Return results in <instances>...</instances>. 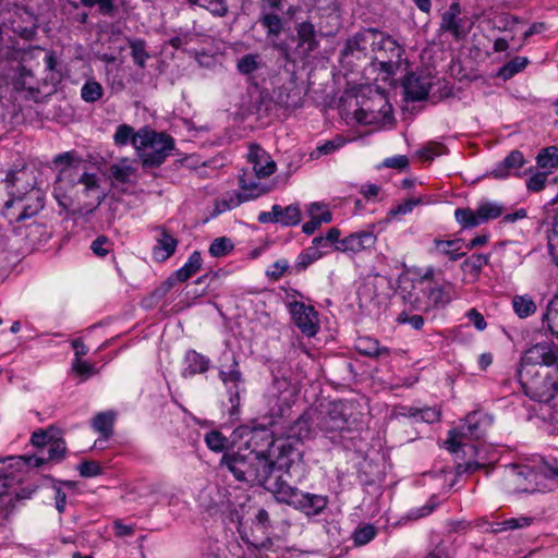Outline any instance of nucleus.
Instances as JSON below:
<instances>
[{
  "label": "nucleus",
  "mask_w": 558,
  "mask_h": 558,
  "mask_svg": "<svg viewBox=\"0 0 558 558\" xmlns=\"http://www.w3.org/2000/svg\"><path fill=\"white\" fill-rule=\"evenodd\" d=\"M281 454L277 461L269 456H258L254 451L239 448L238 451L225 452L220 459L219 468L227 469L236 481L251 486H263L268 490L267 485L274 473L283 474L289 480L298 482L305 474V463L302 453L292 448L281 447Z\"/></svg>",
  "instance_id": "1"
},
{
  "label": "nucleus",
  "mask_w": 558,
  "mask_h": 558,
  "mask_svg": "<svg viewBox=\"0 0 558 558\" xmlns=\"http://www.w3.org/2000/svg\"><path fill=\"white\" fill-rule=\"evenodd\" d=\"M268 490L278 502L288 505L306 517L319 515L329 502V498L326 495L303 492L290 485L283 477V474H277L275 482L270 484Z\"/></svg>",
  "instance_id": "2"
},
{
  "label": "nucleus",
  "mask_w": 558,
  "mask_h": 558,
  "mask_svg": "<svg viewBox=\"0 0 558 558\" xmlns=\"http://www.w3.org/2000/svg\"><path fill=\"white\" fill-rule=\"evenodd\" d=\"M133 145L142 150L138 156L143 168H156L162 165L174 149V140L166 133L141 129L133 137Z\"/></svg>",
  "instance_id": "3"
},
{
  "label": "nucleus",
  "mask_w": 558,
  "mask_h": 558,
  "mask_svg": "<svg viewBox=\"0 0 558 558\" xmlns=\"http://www.w3.org/2000/svg\"><path fill=\"white\" fill-rule=\"evenodd\" d=\"M518 378L524 393L537 402H549L558 392V369L520 367Z\"/></svg>",
  "instance_id": "4"
},
{
  "label": "nucleus",
  "mask_w": 558,
  "mask_h": 558,
  "mask_svg": "<svg viewBox=\"0 0 558 558\" xmlns=\"http://www.w3.org/2000/svg\"><path fill=\"white\" fill-rule=\"evenodd\" d=\"M22 171H10L7 174L5 182L9 190L10 198L5 202V209L15 208L17 215L16 221H23L38 214L44 208V197L39 190L31 189L25 193H21L16 187V183L22 181Z\"/></svg>",
  "instance_id": "5"
},
{
  "label": "nucleus",
  "mask_w": 558,
  "mask_h": 558,
  "mask_svg": "<svg viewBox=\"0 0 558 558\" xmlns=\"http://www.w3.org/2000/svg\"><path fill=\"white\" fill-rule=\"evenodd\" d=\"M487 424L485 413L472 412L468 414L465 425L448 432V437L444 441L445 448L452 454H456L458 459H462L465 456L464 448L466 447L463 440L465 438L480 439L485 435Z\"/></svg>",
  "instance_id": "6"
},
{
  "label": "nucleus",
  "mask_w": 558,
  "mask_h": 558,
  "mask_svg": "<svg viewBox=\"0 0 558 558\" xmlns=\"http://www.w3.org/2000/svg\"><path fill=\"white\" fill-rule=\"evenodd\" d=\"M219 378L229 392L231 414L240 407L241 386L244 384L239 361L232 351H223L219 359Z\"/></svg>",
  "instance_id": "7"
},
{
  "label": "nucleus",
  "mask_w": 558,
  "mask_h": 558,
  "mask_svg": "<svg viewBox=\"0 0 558 558\" xmlns=\"http://www.w3.org/2000/svg\"><path fill=\"white\" fill-rule=\"evenodd\" d=\"M312 421L316 430H320L326 435H330V439H335L337 433L348 429V418L344 413V404L341 402H331L320 410H312Z\"/></svg>",
  "instance_id": "8"
},
{
  "label": "nucleus",
  "mask_w": 558,
  "mask_h": 558,
  "mask_svg": "<svg viewBox=\"0 0 558 558\" xmlns=\"http://www.w3.org/2000/svg\"><path fill=\"white\" fill-rule=\"evenodd\" d=\"M2 24L4 28L10 29L25 40L34 39L37 32L36 16L19 5H14L13 9H9L4 13Z\"/></svg>",
  "instance_id": "9"
},
{
  "label": "nucleus",
  "mask_w": 558,
  "mask_h": 558,
  "mask_svg": "<svg viewBox=\"0 0 558 558\" xmlns=\"http://www.w3.org/2000/svg\"><path fill=\"white\" fill-rule=\"evenodd\" d=\"M371 34L373 36L372 49L380 53L383 58L379 60L381 70L392 72L395 65L401 61L403 48L389 35L377 31H371Z\"/></svg>",
  "instance_id": "10"
},
{
  "label": "nucleus",
  "mask_w": 558,
  "mask_h": 558,
  "mask_svg": "<svg viewBox=\"0 0 558 558\" xmlns=\"http://www.w3.org/2000/svg\"><path fill=\"white\" fill-rule=\"evenodd\" d=\"M558 362V347L553 341H542L529 348L520 367L549 368Z\"/></svg>",
  "instance_id": "11"
},
{
  "label": "nucleus",
  "mask_w": 558,
  "mask_h": 558,
  "mask_svg": "<svg viewBox=\"0 0 558 558\" xmlns=\"http://www.w3.org/2000/svg\"><path fill=\"white\" fill-rule=\"evenodd\" d=\"M263 423H253L248 439L245 442V450L254 451L258 456H268L266 452L274 446V432L270 430L276 424L274 415L264 418Z\"/></svg>",
  "instance_id": "12"
},
{
  "label": "nucleus",
  "mask_w": 558,
  "mask_h": 558,
  "mask_svg": "<svg viewBox=\"0 0 558 558\" xmlns=\"http://www.w3.org/2000/svg\"><path fill=\"white\" fill-rule=\"evenodd\" d=\"M290 313L296 327L307 337H313L318 331L317 312L314 306L306 305L303 302L294 301L290 303Z\"/></svg>",
  "instance_id": "13"
},
{
  "label": "nucleus",
  "mask_w": 558,
  "mask_h": 558,
  "mask_svg": "<svg viewBox=\"0 0 558 558\" xmlns=\"http://www.w3.org/2000/svg\"><path fill=\"white\" fill-rule=\"evenodd\" d=\"M454 289L449 281L424 286V302L426 313L446 307L453 299Z\"/></svg>",
  "instance_id": "14"
},
{
  "label": "nucleus",
  "mask_w": 558,
  "mask_h": 558,
  "mask_svg": "<svg viewBox=\"0 0 558 558\" xmlns=\"http://www.w3.org/2000/svg\"><path fill=\"white\" fill-rule=\"evenodd\" d=\"M433 85V77L408 73L402 80V87L407 100L420 101L427 97Z\"/></svg>",
  "instance_id": "15"
},
{
  "label": "nucleus",
  "mask_w": 558,
  "mask_h": 558,
  "mask_svg": "<svg viewBox=\"0 0 558 558\" xmlns=\"http://www.w3.org/2000/svg\"><path fill=\"white\" fill-rule=\"evenodd\" d=\"M377 238L373 231L361 230L341 239L340 245H336L335 250L356 254L374 247Z\"/></svg>",
  "instance_id": "16"
},
{
  "label": "nucleus",
  "mask_w": 558,
  "mask_h": 558,
  "mask_svg": "<svg viewBox=\"0 0 558 558\" xmlns=\"http://www.w3.org/2000/svg\"><path fill=\"white\" fill-rule=\"evenodd\" d=\"M526 217L527 211L525 208H519L514 211H511V208L504 204L490 202V219L500 218L494 226L495 232L499 234H504L505 228L509 225L515 223L517 221L525 219Z\"/></svg>",
  "instance_id": "17"
},
{
  "label": "nucleus",
  "mask_w": 558,
  "mask_h": 558,
  "mask_svg": "<svg viewBox=\"0 0 558 558\" xmlns=\"http://www.w3.org/2000/svg\"><path fill=\"white\" fill-rule=\"evenodd\" d=\"M239 184L240 187L243 191L248 192V194L236 193L234 196H230L229 199H223V209H232L243 202H246L251 198H256L268 192V190L264 189L258 182L247 179L245 174L240 177Z\"/></svg>",
  "instance_id": "18"
},
{
  "label": "nucleus",
  "mask_w": 558,
  "mask_h": 558,
  "mask_svg": "<svg viewBox=\"0 0 558 558\" xmlns=\"http://www.w3.org/2000/svg\"><path fill=\"white\" fill-rule=\"evenodd\" d=\"M317 434L315 424L312 421V410L300 415L284 432L288 440L303 441L313 438Z\"/></svg>",
  "instance_id": "19"
},
{
  "label": "nucleus",
  "mask_w": 558,
  "mask_h": 558,
  "mask_svg": "<svg viewBox=\"0 0 558 558\" xmlns=\"http://www.w3.org/2000/svg\"><path fill=\"white\" fill-rule=\"evenodd\" d=\"M398 294L400 295L407 310L420 313H426L424 302V286H420L415 281H411L399 286Z\"/></svg>",
  "instance_id": "20"
},
{
  "label": "nucleus",
  "mask_w": 558,
  "mask_h": 558,
  "mask_svg": "<svg viewBox=\"0 0 558 558\" xmlns=\"http://www.w3.org/2000/svg\"><path fill=\"white\" fill-rule=\"evenodd\" d=\"M312 2V11L315 12L320 19H326L327 25L330 26V29L324 32V26L322 22L319 23V32L323 35H329L333 33L339 26V13H338V4L336 0H310Z\"/></svg>",
  "instance_id": "21"
},
{
  "label": "nucleus",
  "mask_w": 558,
  "mask_h": 558,
  "mask_svg": "<svg viewBox=\"0 0 558 558\" xmlns=\"http://www.w3.org/2000/svg\"><path fill=\"white\" fill-rule=\"evenodd\" d=\"M248 160L253 165V170L258 179L267 178L276 171V162L258 145H251Z\"/></svg>",
  "instance_id": "22"
},
{
  "label": "nucleus",
  "mask_w": 558,
  "mask_h": 558,
  "mask_svg": "<svg viewBox=\"0 0 558 558\" xmlns=\"http://www.w3.org/2000/svg\"><path fill=\"white\" fill-rule=\"evenodd\" d=\"M157 244L153 248L154 257L159 262H165L172 256L178 246V240L165 228L157 227Z\"/></svg>",
  "instance_id": "23"
},
{
  "label": "nucleus",
  "mask_w": 558,
  "mask_h": 558,
  "mask_svg": "<svg viewBox=\"0 0 558 558\" xmlns=\"http://www.w3.org/2000/svg\"><path fill=\"white\" fill-rule=\"evenodd\" d=\"M460 13V5L452 3L448 10L444 12L440 23V29L450 33L457 39L465 35L463 20L459 16Z\"/></svg>",
  "instance_id": "24"
},
{
  "label": "nucleus",
  "mask_w": 558,
  "mask_h": 558,
  "mask_svg": "<svg viewBox=\"0 0 558 558\" xmlns=\"http://www.w3.org/2000/svg\"><path fill=\"white\" fill-rule=\"evenodd\" d=\"M454 218L462 228L477 227L488 220V203L482 204L476 211L471 208H457L454 210Z\"/></svg>",
  "instance_id": "25"
},
{
  "label": "nucleus",
  "mask_w": 558,
  "mask_h": 558,
  "mask_svg": "<svg viewBox=\"0 0 558 558\" xmlns=\"http://www.w3.org/2000/svg\"><path fill=\"white\" fill-rule=\"evenodd\" d=\"M276 101L286 108H298L302 105V92L292 80L282 84L275 92Z\"/></svg>",
  "instance_id": "26"
},
{
  "label": "nucleus",
  "mask_w": 558,
  "mask_h": 558,
  "mask_svg": "<svg viewBox=\"0 0 558 558\" xmlns=\"http://www.w3.org/2000/svg\"><path fill=\"white\" fill-rule=\"evenodd\" d=\"M295 31L298 36V47L302 49L305 56L318 47L319 41L316 38L315 26L312 22L304 21L299 23L295 26Z\"/></svg>",
  "instance_id": "27"
},
{
  "label": "nucleus",
  "mask_w": 558,
  "mask_h": 558,
  "mask_svg": "<svg viewBox=\"0 0 558 558\" xmlns=\"http://www.w3.org/2000/svg\"><path fill=\"white\" fill-rule=\"evenodd\" d=\"M525 162L523 154L520 150L514 149L502 161L496 165L493 171H490V174L497 179H505L510 175L512 171L522 168Z\"/></svg>",
  "instance_id": "28"
},
{
  "label": "nucleus",
  "mask_w": 558,
  "mask_h": 558,
  "mask_svg": "<svg viewBox=\"0 0 558 558\" xmlns=\"http://www.w3.org/2000/svg\"><path fill=\"white\" fill-rule=\"evenodd\" d=\"M184 362L186 366L182 375L185 378L206 373L210 367V360L195 350H189L185 353Z\"/></svg>",
  "instance_id": "29"
},
{
  "label": "nucleus",
  "mask_w": 558,
  "mask_h": 558,
  "mask_svg": "<svg viewBox=\"0 0 558 558\" xmlns=\"http://www.w3.org/2000/svg\"><path fill=\"white\" fill-rule=\"evenodd\" d=\"M13 87L17 92L37 93L38 84L33 71L25 65H19L17 75L13 78Z\"/></svg>",
  "instance_id": "30"
},
{
  "label": "nucleus",
  "mask_w": 558,
  "mask_h": 558,
  "mask_svg": "<svg viewBox=\"0 0 558 558\" xmlns=\"http://www.w3.org/2000/svg\"><path fill=\"white\" fill-rule=\"evenodd\" d=\"M116 413L106 411L97 413L92 420V427L100 434L104 439H108L113 434V424Z\"/></svg>",
  "instance_id": "31"
},
{
  "label": "nucleus",
  "mask_w": 558,
  "mask_h": 558,
  "mask_svg": "<svg viewBox=\"0 0 558 558\" xmlns=\"http://www.w3.org/2000/svg\"><path fill=\"white\" fill-rule=\"evenodd\" d=\"M434 246L437 253L448 256L451 260H457L465 254V252L462 251L463 241L461 239L447 241L435 240Z\"/></svg>",
  "instance_id": "32"
},
{
  "label": "nucleus",
  "mask_w": 558,
  "mask_h": 558,
  "mask_svg": "<svg viewBox=\"0 0 558 558\" xmlns=\"http://www.w3.org/2000/svg\"><path fill=\"white\" fill-rule=\"evenodd\" d=\"M66 170H60L58 179L53 186V195L57 199L59 206L66 211L72 210L73 214L81 213V210L72 209L74 206V201L71 196H69L64 189L63 177H65Z\"/></svg>",
  "instance_id": "33"
},
{
  "label": "nucleus",
  "mask_w": 558,
  "mask_h": 558,
  "mask_svg": "<svg viewBox=\"0 0 558 558\" xmlns=\"http://www.w3.org/2000/svg\"><path fill=\"white\" fill-rule=\"evenodd\" d=\"M202 262L201 253L198 251L193 252L187 262L173 274V277L180 282L186 281L201 269Z\"/></svg>",
  "instance_id": "34"
},
{
  "label": "nucleus",
  "mask_w": 558,
  "mask_h": 558,
  "mask_svg": "<svg viewBox=\"0 0 558 558\" xmlns=\"http://www.w3.org/2000/svg\"><path fill=\"white\" fill-rule=\"evenodd\" d=\"M527 58L514 57L498 70L496 76L502 78L504 81L510 80L517 73L521 72L527 65Z\"/></svg>",
  "instance_id": "35"
},
{
  "label": "nucleus",
  "mask_w": 558,
  "mask_h": 558,
  "mask_svg": "<svg viewBox=\"0 0 558 558\" xmlns=\"http://www.w3.org/2000/svg\"><path fill=\"white\" fill-rule=\"evenodd\" d=\"M512 306H513L515 314L520 318H526V317L533 315L537 308L533 299L527 294L515 295L512 299Z\"/></svg>",
  "instance_id": "36"
},
{
  "label": "nucleus",
  "mask_w": 558,
  "mask_h": 558,
  "mask_svg": "<svg viewBox=\"0 0 558 558\" xmlns=\"http://www.w3.org/2000/svg\"><path fill=\"white\" fill-rule=\"evenodd\" d=\"M263 60L258 53H247L240 58L236 62L238 71L243 75H250L260 69Z\"/></svg>",
  "instance_id": "37"
},
{
  "label": "nucleus",
  "mask_w": 558,
  "mask_h": 558,
  "mask_svg": "<svg viewBox=\"0 0 558 558\" xmlns=\"http://www.w3.org/2000/svg\"><path fill=\"white\" fill-rule=\"evenodd\" d=\"M533 521L529 517L511 518L501 522H490V532L499 533L507 530L522 529L529 526Z\"/></svg>",
  "instance_id": "38"
},
{
  "label": "nucleus",
  "mask_w": 558,
  "mask_h": 558,
  "mask_svg": "<svg viewBox=\"0 0 558 558\" xmlns=\"http://www.w3.org/2000/svg\"><path fill=\"white\" fill-rule=\"evenodd\" d=\"M325 252L320 250H316L315 246H310L304 250L298 256L294 268L298 272L305 270L311 264L320 259L324 256Z\"/></svg>",
  "instance_id": "39"
},
{
  "label": "nucleus",
  "mask_w": 558,
  "mask_h": 558,
  "mask_svg": "<svg viewBox=\"0 0 558 558\" xmlns=\"http://www.w3.org/2000/svg\"><path fill=\"white\" fill-rule=\"evenodd\" d=\"M207 447L215 452H223L230 448V440L219 430H210L205 435Z\"/></svg>",
  "instance_id": "40"
},
{
  "label": "nucleus",
  "mask_w": 558,
  "mask_h": 558,
  "mask_svg": "<svg viewBox=\"0 0 558 558\" xmlns=\"http://www.w3.org/2000/svg\"><path fill=\"white\" fill-rule=\"evenodd\" d=\"M537 166L542 169H555L558 167V148L549 146L543 148L536 157Z\"/></svg>",
  "instance_id": "41"
},
{
  "label": "nucleus",
  "mask_w": 558,
  "mask_h": 558,
  "mask_svg": "<svg viewBox=\"0 0 558 558\" xmlns=\"http://www.w3.org/2000/svg\"><path fill=\"white\" fill-rule=\"evenodd\" d=\"M543 322L547 323L550 332L558 338V293L548 303Z\"/></svg>",
  "instance_id": "42"
},
{
  "label": "nucleus",
  "mask_w": 558,
  "mask_h": 558,
  "mask_svg": "<svg viewBox=\"0 0 558 558\" xmlns=\"http://www.w3.org/2000/svg\"><path fill=\"white\" fill-rule=\"evenodd\" d=\"M260 24L267 29V36H279L282 32V21L281 19L270 12H265L259 17Z\"/></svg>",
  "instance_id": "43"
},
{
  "label": "nucleus",
  "mask_w": 558,
  "mask_h": 558,
  "mask_svg": "<svg viewBox=\"0 0 558 558\" xmlns=\"http://www.w3.org/2000/svg\"><path fill=\"white\" fill-rule=\"evenodd\" d=\"M234 248L233 242L227 236L216 238L209 245L208 252L213 257H222Z\"/></svg>",
  "instance_id": "44"
},
{
  "label": "nucleus",
  "mask_w": 558,
  "mask_h": 558,
  "mask_svg": "<svg viewBox=\"0 0 558 558\" xmlns=\"http://www.w3.org/2000/svg\"><path fill=\"white\" fill-rule=\"evenodd\" d=\"M104 95V89L100 83L88 80L81 89V97L86 102H95Z\"/></svg>",
  "instance_id": "45"
},
{
  "label": "nucleus",
  "mask_w": 558,
  "mask_h": 558,
  "mask_svg": "<svg viewBox=\"0 0 558 558\" xmlns=\"http://www.w3.org/2000/svg\"><path fill=\"white\" fill-rule=\"evenodd\" d=\"M377 534V530L372 524L359 525L353 532L352 538L354 545L363 546L368 544Z\"/></svg>",
  "instance_id": "46"
},
{
  "label": "nucleus",
  "mask_w": 558,
  "mask_h": 558,
  "mask_svg": "<svg viewBox=\"0 0 558 558\" xmlns=\"http://www.w3.org/2000/svg\"><path fill=\"white\" fill-rule=\"evenodd\" d=\"M131 48V56L135 64L140 68H145L146 60L149 58L148 52L146 51V44L142 39L129 40Z\"/></svg>",
  "instance_id": "47"
},
{
  "label": "nucleus",
  "mask_w": 558,
  "mask_h": 558,
  "mask_svg": "<svg viewBox=\"0 0 558 558\" xmlns=\"http://www.w3.org/2000/svg\"><path fill=\"white\" fill-rule=\"evenodd\" d=\"M301 221V210L298 205L291 204L286 208L281 207L279 221L284 227L296 226Z\"/></svg>",
  "instance_id": "48"
},
{
  "label": "nucleus",
  "mask_w": 558,
  "mask_h": 558,
  "mask_svg": "<svg viewBox=\"0 0 558 558\" xmlns=\"http://www.w3.org/2000/svg\"><path fill=\"white\" fill-rule=\"evenodd\" d=\"M197 37L198 34L196 32L180 29L175 36L169 39L168 44L177 50L184 49L186 45L194 41Z\"/></svg>",
  "instance_id": "49"
},
{
  "label": "nucleus",
  "mask_w": 558,
  "mask_h": 558,
  "mask_svg": "<svg viewBox=\"0 0 558 558\" xmlns=\"http://www.w3.org/2000/svg\"><path fill=\"white\" fill-rule=\"evenodd\" d=\"M411 311L403 310L398 314L396 322L399 325H410L414 330H421L424 326V318L420 314H410Z\"/></svg>",
  "instance_id": "50"
},
{
  "label": "nucleus",
  "mask_w": 558,
  "mask_h": 558,
  "mask_svg": "<svg viewBox=\"0 0 558 558\" xmlns=\"http://www.w3.org/2000/svg\"><path fill=\"white\" fill-rule=\"evenodd\" d=\"M66 451L65 440L62 438H49L48 460L61 461Z\"/></svg>",
  "instance_id": "51"
},
{
  "label": "nucleus",
  "mask_w": 558,
  "mask_h": 558,
  "mask_svg": "<svg viewBox=\"0 0 558 558\" xmlns=\"http://www.w3.org/2000/svg\"><path fill=\"white\" fill-rule=\"evenodd\" d=\"M194 5L204 8L214 15L220 17L228 13L227 0H201V3H195Z\"/></svg>",
  "instance_id": "52"
},
{
  "label": "nucleus",
  "mask_w": 558,
  "mask_h": 558,
  "mask_svg": "<svg viewBox=\"0 0 558 558\" xmlns=\"http://www.w3.org/2000/svg\"><path fill=\"white\" fill-rule=\"evenodd\" d=\"M323 207H325V205L320 203H312L310 205L308 213L311 220L305 222L302 227V231L305 234L311 235L320 227L319 221L316 218V211H319Z\"/></svg>",
  "instance_id": "53"
},
{
  "label": "nucleus",
  "mask_w": 558,
  "mask_h": 558,
  "mask_svg": "<svg viewBox=\"0 0 558 558\" xmlns=\"http://www.w3.org/2000/svg\"><path fill=\"white\" fill-rule=\"evenodd\" d=\"M549 182L547 172H537L526 180V189L530 192H541Z\"/></svg>",
  "instance_id": "54"
},
{
  "label": "nucleus",
  "mask_w": 558,
  "mask_h": 558,
  "mask_svg": "<svg viewBox=\"0 0 558 558\" xmlns=\"http://www.w3.org/2000/svg\"><path fill=\"white\" fill-rule=\"evenodd\" d=\"M359 351L366 356H379L381 349L376 340L371 338L360 339L357 344Z\"/></svg>",
  "instance_id": "55"
},
{
  "label": "nucleus",
  "mask_w": 558,
  "mask_h": 558,
  "mask_svg": "<svg viewBox=\"0 0 558 558\" xmlns=\"http://www.w3.org/2000/svg\"><path fill=\"white\" fill-rule=\"evenodd\" d=\"M112 243L106 235L97 236L90 244L93 253L99 257H105L111 250Z\"/></svg>",
  "instance_id": "56"
},
{
  "label": "nucleus",
  "mask_w": 558,
  "mask_h": 558,
  "mask_svg": "<svg viewBox=\"0 0 558 558\" xmlns=\"http://www.w3.org/2000/svg\"><path fill=\"white\" fill-rule=\"evenodd\" d=\"M136 135L134 133L133 128L128 124H121L118 126L114 133V143L117 145H126L130 141L133 143V137Z\"/></svg>",
  "instance_id": "57"
},
{
  "label": "nucleus",
  "mask_w": 558,
  "mask_h": 558,
  "mask_svg": "<svg viewBox=\"0 0 558 558\" xmlns=\"http://www.w3.org/2000/svg\"><path fill=\"white\" fill-rule=\"evenodd\" d=\"M21 480L16 478L12 473L8 471H0V497L8 495V489L20 484Z\"/></svg>",
  "instance_id": "58"
},
{
  "label": "nucleus",
  "mask_w": 558,
  "mask_h": 558,
  "mask_svg": "<svg viewBox=\"0 0 558 558\" xmlns=\"http://www.w3.org/2000/svg\"><path fill=\"white\" fill-rule=\"evenodd\" d=\"M421 203L420 198H409L403 203L398 204L389 210L390 216L405 215L413 210V208Z\"/></svg>",
  "instance_id": "59"
},
{
  "label": "nucleus",
  "mask_w": 558,
  "mask_h": 558,
  "mask_svg": "<svg viewBox=\"0 0 558 558\" xmlns=\"http://www.w3.org/2000/svg\"><path fill=\"white\" fill-rule=\"evenodd\" d=\"M109 170L112 178L121 183H126L133 172L130 166L119 165H112Z\"/></svg>",
  "instance_id": "60"
},
{
  "label": "nucleus",
  "mask_w": 558,
  "mask_h": 558,
  "mask_svg": "<svg viewBox=\"0 0 558 558\" xmlns=\"http://www.w3.org/2000/svg\"><path fill=\"white\" fill-rule=\"evenodd\" d=\"M80 475L83 477H93L101 473L100 465L95 461H83L78 465Z\"/></svg>",
  "instance_id": "61"
},
{
  "label": "nucleus",
  "mask_w": 558,
  "mask_h": 558,
  "mask_svg": "<svg viewBox=\"0 0 558 558\" xmlns=\"http://www.w3.org/2000/svg\"><path fill=\"white\" fill-rule=\"evenodd\" d=\"M288 268H289L288 260L279 259L270 266V268L266 271V275L269 278L277 280L288 270Z\"/></svg>",
  "instance_id": "62"
},
{
  "label": "nucleus",
  "mask_w": 558,
  "mask_h": 558,
  "mask_svg": "<svg viewBox=\"0 0 558 558\" xmlns=\"http://www.w3.org/2000/svg\"><path fill=\"white\" fill-rule=\"evenodd\" d=\"M436 507H437V504L433 499H430L424 506H422L420 508L412 509L409 512L408 517L413 520L426 517V515L430 514L435 510Z\"/></svg>",
  "instance_id": "63"
},
{
  "label": "nucleus",
  "mask_w": 558,
  "mask_h": 558,
  "mask_svg": "<svg viewBox=\"0 0 558 558\" xmlns=\"http://www.w3.org/2000/svg\"><path fill=\"white\" fill-rule=\"evenodd\" d=\"M465 316L478 331L485 330L487 326L486 319L476 308L469 310Z\"/></svg>",
  "instance_id": "64"
}]
</instances>
